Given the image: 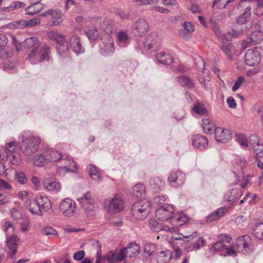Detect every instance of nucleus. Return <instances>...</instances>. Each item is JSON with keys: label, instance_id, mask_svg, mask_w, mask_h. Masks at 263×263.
<instances>
[{"label": "nucleus", "instance_id": "obj_26", "mask_svg": "<svg viewBox=\"0 0 263 263\" xmlns=\"http://www.w3.org/2000/svg\"><path fill=\"white\" fill-rule=\"evenodd\" d=\"M50 13L52 19L50 26H54L61 24L63 21L61 11L58 9H51Z\"/></svg>", "mask_w": 263, "mask_h": 263}, {"label": "nucleus", "instance_id": "obj_61", "mask_svg": "<svg viewBox=\"0 0 263 263\" xmlns=\"http://www.w3.org/2000/svg\"><path fill=\"white\" fill-rule=\"evenodd\" d=\"M244 81V78L242 76H239L237 80L234 83L233 86L232 87V90L233 91H236L239 87L241 85L243 81Z\"/></svg>", "mask_w": 263, "mask_h": 263}, {"label": "nucleus", "instance_id": "obj_34", "mask_svg": "<svg viewBox=\"0 0 263 263\" xmlns=\"http://www.w3.org/2000/svg\"><path fill=\"white\" fill-rule=\"evenodd\" d=\"M87 168L89 170V175L92 180L98 183L102 180L101 173L96 166L91 164Z\"/></svg>", "mask_w": 263, "mask_h": 263}, {"label": "nucleus", "instance_id": "obj_35", "mask_svg": "<svg viewBox=\"0 0 263 263\" xmlns=\"http://www.w3.org/2000/svg\"><path fill=\"white\" fill-rule=\"evenodd\" d=\"M239 196L237 189L233 188L228 191L224 196V199L230 203L235 202Z\"/></svg>", "mask_w": 263, "mask_h": 263}, {"label": "nucleus", "instance_id": "obj_53", "mask_svg": "<svg viewBox=\"0 0 263 263\" xmlns=\"http://www.w3.org/2000/svg\"><path fill=\"white\" fill-rule=\"evenodd\" d=\"M11 155L5 147H0V161H6L8 157Z\"/></svg>", "mask_w": 263, "mask_h": 263}, {"label": "nucleus", "instance_id": "obj_50", "mask_svg": "<svg viewBox=\"0 0 263 263\" xmlns=\"http://www.w3.org/2000/svg\"><path fill=\"white\" fill-rule=\"evenodd\" d=\"M214 32L216 36L217 37L220 43L223 42L228 39V33L226 34H223L222 30L218 28H215L214 29Z\"/></svg>", "mask_w": 263, "mask_h": 263}, {"label": "nucleus", "instance_id": "obj_3", "mask_svg": "<svg viewBox=\"0 0 263 263\" xmlns=\"http://www.w3.org/2000/svg\"><path fill=\"white\" fill-rule=\"evenodd\" d=\"M47 36L50 40L56 42L58 53L62 58H65L68 56L69 48L64 35L58 31L52 30L48 32Z\"/></svg>", "mask_w": 263, "mask_h": 263}, {"label": "nucleus", "instance_id": "obj_16", "mask_svg": "<svg viewBox=\"0 0 263 263\" xmlns=\"http://www.w3.org/2000/svg\"><path fill=\"white\" fill-rule=\"evenodd\" d=\"M69 43L72 50L76 54L84 52L85 48L82 45L80 37L77 34H74L70 37Z\"/></svg>", "mask_w": 263, "mask_h": 263}, {"label": "nucleus", "instance_id": "obj_36", "mask_svg": "<svg viewBox=\"0 0 263 263\" xmlns=\"http://www.w3.org/2000/svg\"><path fill=\"white\" fill-rule=\"evenodd\" d=\"M177 81L183 87L191 88L194 85V81L190 77L186 76H180L177 78Z\"/></svg>", "mask_w": 263, "mask_h": 263}, {"label": "nucleus", "instance_id": "obj_57", "mask_svg": "<svg viewBox=\"0 0 263 263\" xmlns=\"http://www.w3.org/2000/svg\"><path fill=\"white\" fill-rule=\"evenodd\" d=\"M27 27H32L41 23V19L39 17H34L31 20L27 21Z\"/></svg>", "mask_w": 263, "mask_h": 263}, {"label": "nucleus", "instance_id": "obj_4", "mask_svg": "<svg viewBox=\"0 0 263 263\" xmlns=\"http://www.w3.org/2000/svg\"><path fill=\"white\" fill-rule=\"evenodd\" d=\"M151 203L147 199H143L134 203L132 207V214L138 220L144 219L149 212Z\"/></svg>", "mask_w": 263, "mask_h": 263}, {"label": "nucleus", "instance_id": "obj_19", "mask_svg": "<svg viewBox=\"0 0 263 263\" xmlns=\"http://www.w3.org/2000/svg\"><path fill=\"white\" fill-rule=\"evenodd\" d=\"M191 141L193 146L199 149H204L208 144L207 138L200 134L193 135L191 138Z\"/></svg>", "mask_w": 263, "mask_h": 263}, {"label": "nucleus", "instance_id": "obj_24", "mask_svg": "<svg viewBox=\"0 0 263 263\" xmlns=\"http://www.w3.org/2000/svg\"><path fill=\"white\" fill-rule=\"evenodd\" d=\"M34 201L43 211H48L51 208L50 200L46 196L37 195Z\"/></svg>", "mask_w": 263, "mask_h": 263}, {"label": "nucleus", "instance_id": "obj_47", "mask_svg": "<svg viewBox=\"0 0 263 263\" xmlns=\"http://www.w3.org/2000/svg\"><path fill=\"white\" fill-rule=\"evenodd\" d=\"M15 227L12 223L8 220H5L3 224V230L5 231L7 234L12 235L14 232Z\"/></svg>", "mask_w": 263, "mask_h": 263}, {"label": "nucleus", "instance_id": "obj_11", "mask_svg": "<svg viewBox=\"0 0 263 263\" xmlns=\"http://www.w3.org/2000/svg\"><path fill=\"white\" fill-rule=\"evenodd\" d=\"M149 30L148 23L143 19L138 20L132 26L133 34L137 37L145 36Z\"/></svg>", "mask_w": 263, "mask_h": 263}, {"label": "nucleus", "instance_id": "obj_32", "mask_svg": "<svg viewBox=\"0 0 263 263\" xmlns=\"http://www.w3.org/2000/svg\"><path fill=\"white\" fill-rule=\"evenodd\" d=\"M132 194L137 198H144L146 194L144 184L139 183L134 186L132 189Z\"/></svg>", "mask_w": 263, "mask_h": 263}, {"label": "nucleus", "instance_id": "obj_10", "mask_svg": "<svg viewBox=\"0 0 263 263\" xmlns=\"http://www.w3.org/2000/svg\"><path fill=\"white\" fill-rule=\"evenodd\" d=\"M236 246L238 250L243 254H249L253 250L251 238L247 235L238 238L236 242Z\"/></svg>", "mask_w": 263, "mask_h": 263}, {"label": "nucleus", "instance_id": "obj_25", "mask_svg": "<svg viewBox=\"0 0 263 263\" xmlns=\"http://www.w3.org/2000/svg\"><path fill=\"white\" fill-rule=\"evenodd\" d=\"M220 49L224 54L232 60V54L235 53V47L232 43H229L228 39H226L223 42H221Z\"/></svg>", "mask_w": 263, "mask_h": 263}, {"label": "nucleus", "instance_id": "obj_20", "mask_svg": "<svg viewBox=\"0 0 263 263\" xmlns=\"http://www.w3.org/2000/svg\"><path fill=\"white\" fill-rule=\"evenodd\" d=\"M42 183L44 188L48 191L58 192L60 190V183L54 178H45L43 180Z\"/></svg>", "mask_w": 263, "mask_h": 263}, {"label": "nucleus", "instance_id": "obj_39", "mask_svg": "<svg viewBox=\"0 0 263 263\" xmlns=\"http://www.w3.org/2000/svg\"><path fill=\"white\" fill-rule=\"evenodd\" d=\"M118 44L121 47H126L129 43V37L124 31H120L117 34Z\"/></svg>", "mask_w": 263, "mask_h": 263}, {"label": "nucleus", "instance_id": "obj_22", "mask_svg": "<svg viewBox=\"0 0 263 263\" xmlns=\"http://www.w3.org/2000/svg\"><path fill=\"white\" fill-rule=\"evenodd\" d=\"M122 249H125L124 250L125 258L127 255L130 258H133L139 254L140 246L136 242H132L128 244L126 247H123Z\"/></svg>", "mask_w": 263, "mask_h": 263}, {"label": "nucleus", "instance_id": "obj_49", "mask_svg": "<svg viewBox=\"0 0 263 263\" xmlns=\"http://www.w3.org/2000/svg\"><path fill=\"white\" fill-rule=\"evenodd\" d=\"M252 148L254 153L257 157H260L263 156V144L260 143H255Z\"/></svg>", "mask_w": 263, "mask_h": 263}, {"label": "nucleus", "instance_id": "obj_30", "mask_svg": "<svg viewBox=\"0 0 263 263\" xmlns=\"http://www.w3.org/2000/svg\"><path fill=\"white\" fill-rule=\"evenodd\" d=\"M172 252L168 250L157 252L156 257L158 263H167L172 258Z\"/></svg>", "mask_w": 263, "mask_h": 263}, {"label": "nucleus", "instance_id": "obj_43", "mask_svg": "<svg viewBox=\"0 0 263 263\" xmlns=\"http://www.w3.org/2000/svg\"><path fill=\"white\" fill-rule=\"evenodd\" d=\"M203 129L206 134H211L214 130V125L208 119H203L202 121Z\"/></svg>", "mask_w": 263, "mask_h": 263}, {"label": "nucleus", "instance_id": "obj_42", "mask_svg": "<svg viewBox=\"0 0 263 263\" xmlns=\"http://www.w3.org/2000/svg\"><path fill=\"white\" fill-rule=\"evenodd\" d=\"M253 234L258 239H263V223L256 224L253 228Z\"/></svg>", "mask_w": 263, "mask_h": 263}, {"label": "nucleus", "instance_id": "obj_8", "mask_svg": "<svg viewBox=\"0 0 263 263\" xmlns=\"http://www.w3.org/2000/svg\"><path fill=\"white\" fill-rule=\"evenodd\" d=\"M174 207L170 204H165L158 208L155 212L156 217L161 221H169L170 222L174 214Z\"/></svg>", "mask_w": 263, "mask_h": 263}, {"label": "nucleus", "instance_id": "obj_7", "mask_svg": "<svg viewBox=\"0 0 263 263\" xmlns=\"http://www.w3.org/2000/svg\"><path fill=\"white\" fill-rule=\"evenodd\" d=\"M80 205L87 214L92 215L97 210V205L89 192L84 194L81 198L77 199Z\"/></svg>", "mask_w": 263, "mask_h": 263}, {"label": "nucleus", "instance_id": "obj_38", "mask_svg": "<svg viewBox=\"0 0 263 263\" xmlns=\"http://www.w3.org/2000/svg\"><path fill=\"white\" fill-rule=\"evenodd\" d=\"M225 249L226 246L217 241L213 243L212 247L209 248V255H214L216 253L223 252Z\"/></svg>", "mask_w": 263, "mask_h": 263}, {"label": "nucleus", "instance_id": "obj_6", "mask_svg": "<svg viewBox=\"0 0 263 263\" xmlns=\"http://www.w3.org/2000/svg\"><path fill=\"white\" fill-rule=\"evenodd\" d=\"M104 207L105 210L110 214H117L124 209V202L122 197L116 195L112 198L104 200Z\"/></svg>", "mask_w": 263, "mask_h": 263}, {"label": "nucleus", "instance_id": "obj_58", "mask_svg": "<svg viewBox=\"0 0 263 263\" xmlns=\"http://www.w3.org/2000/svg\"><path fill=\"white\" fill-rule=\"evenodd\" d=\"M12 10L24 8L26 6V5L24 2L20 1H14L11 3Z\"/></svg>", "mask_w": 263, "mask_h": 263}, {"label": "nucleus", "instance_id": "obj_59", "mask_svg": "<svg viewBox=\"0 0 263 263\" xmlns=\"http://www.w3.org/2000/svg\"><path fill=\"white\" fill-rule=\"evenodd\" d=\"M205 245V241L203 238L200 237L197 240L193 245L194 249L198 250L202 248Z\"/></svg>", "mask_w": 263, "mask_h": 263}, {"label": "nucleus", "instance_id": "obj_21", "mask_svg": "<svg viewBox=\"0 0 263 263\" xmlns=\"http://www.w3.org/2000/svg\"><path fill=\"white\" fill-rule=\"evenodd\" d=\"M18 238L13 235H10L7 238V247L9 250V253L11 257L17 253Z\"/></svg>", "mask_w": 263, "mask_h": 263}, {"label": "nucleus", "instance_id": "obj_17", "mask_svg": "<svg viewBox=\"0 0 263 263\" xmlns=\"http://www.w3.org/2000/svg\"><path fill=\"white\" fill-rule=\"evenodd\" d=\"M188 221V218L186 215L183 214H174L170 223L172 227H170V229H172V232L178 229V227L183 226Z\"/></svg>", "mask_w": 263, "mask_h": 263}, {"label": "nucleus", "instance_id": "obj_29", "mask_svg": "<svg viewBox=\"0 0 263 263\" xmlns=\"http://www.w3.org/2000/svg\"><path fill=\"white\" fill-rule=\"evenodd\" d=\"M149 225L151 229L156 232H158L160 231L172 232V229H170L169 227L163 226L161 223L158 222L154 219H151L149 220Z\"/></svg>", "mask_w": 263, "mask_h": 263}, {"label": "nucleus", "instance_id": "obj_14", "mask_svg": "<svg viewBox=\"0 0 263 263\" xmlns=\"http://www.w3.org/2000/svg\"><path fill=\"white\" fill-rule=\"evenodd\" d=\"M245 61L250 66L257 65L260 61L259 52L255 49H249L246 52Z\"/></svg>", "mask_w": 263, "mask_h": 263}, {"label": "nucleus", "instance_id": "obj_37", "mask_svg": "<svg viewBox=\"0 0 263 263\" xmlns=\"http://www.w3.org/2000/svg\"><path fill=\"white\" fill-rule=\"evenodd\" d=\"M255 33H252L250 37H248L245 41L242 43V48L244 49L251 45H255L259 43L261 38L256 36Z\"/></svg>", "mask_w": 263, "mask_h": 263}, {"label": "nucleus", "instance_id": "obj_41", "mask_svg": "<svg viewBox=\"0 0 263 263\" xmlns=\"http://www.w3.org/2000/svg\"><path fill=\"white\" fill-rule=\"evenodd\" d=\"M251 8L250 7H247L245 9V12L237 18L236 21L238 24H245L251 15Z\"/></svg>", "mask_w": 263, "mask_h": 263}, {"label": "nucleus", "instance_id": "obj_63", "mask_svg": "<svg viewBox=\"0 0 263 263\" xmlns=\"http://www.w3.org/2000/svg\"><path fill=\"white\" fill-rule=\"evenodd\" d=\"M182 26L184 30L190 33L193 32L195 30L194 25L190 22H184Z\"/></svg>", "mask_w": 263, "mask_h": 263}, {"label": "nucleus", "instance_id": "obj_13", "mask_svg": "<svg viewBox=\"0 0 263 263\" xmlns=\"http://www.w3.org/2000/svg\"><path fill=\"white\" fill-rule=\"evenodd\" d=\"M214 132L215 139L218 142L226 143L232 138V132L228 129L218 127L215 128Z\"/></svg>", "mask_w": 263, "mask_h": 263}, {"label": "nucleus", "instance_id": "obj_40", "mask_svg": "<svg viewBox=\"0 0 263 263\" xmlns=\"http://www.w3.org/2000/svg\"><path fill=\"white\" fill-rule=\"evenodd\" d=\"M40 234L43 236H54L59 237L58 231L50 226L44 227L40 230Z\"/></svg>", "mask_w": 263, "mask_h": 263}, {"label": "nucleus", "instance_id": "obj_31", "mask_svg": "<svg viewBox=\"0 0 263 263\" xmlns=\"http://www.w3.org/2000/svg\"><path fill=\"white\" fill-rule=\"evenodd\" d=\"M26 204L28 205L29 211L33 215L42 216L43 210L37 204L34 200H30L27 199L26 201Z\"/></svg>", "mask_w": 263, "mask_h": 263}, {"label": "nucleus", "instance_id": "obj_44", "mask_svg": "<svg viewBox=\"0 0 263 263\" xmlns=\"http://www.w3.org/2000/svg\"><path fill=\"white\" fill-rule=\"evenodd\" d=\"M23 44L25 48H31L37 45L38 40L36 37L32 36L27 38Z\"/></svg>", "mask_w": 263, "mask_h": 263}, {"label": "nucleus", "instance_id": "obj_27", "mask_svg": "<svg viewBox=\"0 0 263 263\" xmlns=\"http://www.w3.org/2000/svg\"><path fill=\"white\" fill-rule=\"evenodd\" d=\"M149 184L154 192H158L164 187L165 182L159 177H155L150 179Z\"/></svg>", "mask_w": 263, "mask_h": 263}, {"label": "nucleus", "instance_id": "obj_9", "mask_svg": "<svg viewBox=\"0 0 263 263\" xmlns=\"http://www.w3.org/2000/svg\"><path fill=\"white\" fill-rule=\"evenodd\" d=\"M59 209L64 216L70 217L75 214L77 205L74 201L69 198H65L60 203Z\"/></svg>", "mask_w": 263, "mask_h": 263}, {"label": "nucleus", "instance_id": "obj_56", "mask_svg": "<svg viewBox=\"0 0 263 263\" xmlns=\"http://www.w3.org/2000/svg\"><path fill=\"white\" fill-rule=\"evenodd\" d=\"M154 250V246L152 243H147L144 247V253L149 256L153 253Z\"/></svg>", "mask_w": 263, "mask_h": 263}, {"label": "nucleus", "instance_id": "obj_51", "mask_svg": "<svg viewBox=\"0 0 263 263\" xmlns=\"http://www.w3.org/2000/svg\"><path fill=\"white\" fill-rule=\"evenodd\" d=\"M85 34L90 40H95L99 36V32L96 29L89 30L85 32Z\"/></svg>", "mask_w": 263, "mask_h": 263}, {"label": "nucleus", "instance_id": "obj_60", "mask_svg": "<svg viewBox=\"0 0 263 263\" xmlns=\"http://www.w3.org/2000/svg\"><path fill=\"white\" fill-rule=\"evenodd\" d=\"M10 213L11 217L15 220H17L22 217V214L21 212L15 208L11 209Z\"/></svg>", "mask_w": 263, "mask_h": 263}, {"label": "nucleus", "instance_id": "obj_5", "mask_svg": "<svg viewBox=\"0 0 263 263\" xmlns=\"http://www.w3.org/2000/svg\"><path fill=\"white\" fill-rule=\"evenodd\" d=\"M50 47L44 45L40 48H33L28 55V59L33 64L48 61L50 60Z\"/></svg>", "mask_w": 263, "mask_h": 263}, {"label": "nucleus", "instance_id": "obj_2", "mask_svg": "<svg viewBox=\"0 0 263 263\" xmlns=\"http://www.w3.org/2000/svg\"><path fill=\"white\" fill-rule=\"evenodd\" d=\"M21 138L20 149L25 155L31 156L37 151L41 141L40 137L31 135H22Z\"/></svg>", "mask_w": 263, "mask_h": 263}, {"label": "nucleus", "instance_id": "obj_48", "mask_svg": "<svg viewBox=\"0 0 263 263\" xmlns=\"http://www.w3.org/2000/svg\"><path fill=\"white\" fill-rule=\"evenodd\" d=\"M193 110L195 113H197L200 115H204L207 112L206 109L204 107L203 105L199 103H196L194 104V106L193 107Z\"/></svg>", "mask_w": 263, "mask_h": 263}, {"label": "nucleus", "instance_id": "obj_52", "mask_svg": "<svg viewBox=\"0 0 263 263\" xmlns=\"http://www.w3.org/2000/svg\"><path fill=\"white\" fill-rule=\"evenodd\" d=\"M235 139L236 141L243 147H247L248 146V143L246 138L242 135H236Z\"/></svg>", "mask_w": 263, "mask_h": 263}, {"label": "nucleus", "instance_id": "obj_18", "mask_svg": "<svg viewBox=\"0 0 263 263\" xmlns=\"http://www.w3.org/2000/svg\"><path fill=\"white\" fill-rule=\"evenodd\" d=\"M125 250L121 249L120 251L115 250L110 251L106 255L105 259L109 263H116L117 262L122 261L125 259Z\"/></svg>", "mask_w": 263, "mask_h": 263}, {"label": "nucleus", "instance_id": "obj_62", "mask_svg": "<svg viewBox=\"0 0 263 263\" xmlns=\"http://www.w3.org/2000/svg\"><path fill=\"white\" fill-rule=\"evenodd\" d=\"M116 13L117 14L119 15L120 17V18L122 20L130 19L129 13L127 11L122 10H118Z\"/></svg>", "mask_w": 263, "mask_h": 263}, {"label": "nucleus", "instance_id": "obj_54", "mask_svg": "<svg viewBox=\"0 0 263 263\" xmlns=\"http://www.w3.org/2000/svg\"><path fill=\"white\" fill-rule=\"evenodd\" d=\"M11 155L12 156L10 159V161L11 164L15 165H18L21 163L22 160L20 156L18 154H14L13 153Z\"/></svg>", "mask_w": 263, "mask_h": 263}, {"label": "nucleus", "instance_id": "obj_46", "mask_svg": "<svg viewBox=\"0 0 263 263\" xmlns=\"http://www.w3.org/2000/svg\"><path fill=\"white\" fill-rule=\"evenodd\" d=\"M15 179L21 184H26L28 182L26 174L25 173L21 171L15 172Z\"/></svg>", "mask_w": 263, "mask_h": 263}, {"label": "nucleus", "instance_id": "obj_12", "mask_svg": "<svg viewBox=\"0 0 263 263\" xmlns=\"http://www.w3.org/2000/svg\"><path fill=\"white\" fill-rule=\"evenodd\" d=\"M100 49L105 55H109L114 51V43L113 39L108 34L101 37L100 43Z\"/></svg>", "mask_w": 263, "mask_h": 263}, {"label": "nucleus", "instance_id": "obj_23", "mask_svg": "<svg viewBox=\"0 0 263 263\" xmlns=\"http://www.w3.org/2000/svg\"><path fill=\"white\" fill-rule=\"evenodd\" d=\"M41 0H31L32 5L27 7L25 11L26 14L29 15H34L44 8V5L40 3Z\"/></svg>", "mask_w": 263, "mask_h": 263}, {"label": "nucleus", "instance_id": "obj_33", "mask_svg": "<svg viewBox=\"0 0 263 263\" xmlns=\"http://www.w3.org/2000/svg\"><path fill=\"white\" fill-rule=\"evenodd\" d=\"M157 61L163 65H170L173 62V58L170 54L161 52L156 55Z\"/></svg>", "mask_w": 263, "mask_h": 263}, {"label": "nucleus", "instance_id": "obj_15", "mask_svg": "<svg viewBox=\"0 0 263 263\" xmlns=\"http://www.w3.org/2000/svg\"><path fill=\"white\" fill-rule=\"evenodd\" d=\"M185 180V175L181 171H176L170 174L168 177V181L170 185L173 187H177L182 185Z\"/></svg>", "mask_w": 263, "mask_h": 263}, {"label": "nucleus", "instance_id": "obj_45", "mask_svg": "<svg viewBox=\"0 0 263 263\" xmlns=\"http://www.w3.org/2000/svg\"><path fill=\"white\" fill-rule=\"evenodd\" d=\"M224 214V210L222 209H219L215 212L211 213L210 215H209L207 217L206 221L208 222H212L214 220H216L221 216H222Z\"/></svg>", "mask_w": 263, "mask_h": 263}, {"label": "nucleus", "instance_id": "obj_55", "mask_svg": "<svg viewBox=\"0 0 263 263\" xmlns=\"http://www.w3.org/2000/svg\"><path fill=\"white\" fill-rule=\"evenodd\" d=\"M229 4V0H214L213 6H217L219 8L226 7Z\"/></svg>", "mask_w": 263, "mask_h": 263}, {"label": "nucleus", "instance_id": "obj_1", "mask_svg": "<svg viewBox=\"0 0 263 263\" xmlns=\"http://www.w3.org/2000/svg\"><path fill=\"white\" fill-rule=\"evenodd\" d=\"M47 157L49 159V162H55L60 160L65 161L64 166L58 168V172L60 174L63 175L65 173L74 172L77 170L76 163L70 157L63 155L57 150L48 149L47 152Z\"/></svg>", "mask_w": 263, "mask_h": 263}, {"label": "nucleus", "instance_id": "obj_64", "mask_svg": "<svg viewBox=\"0 0 263 263\" xmlns=\"http://www.w3.org/2000/svg\"><path fill=\"white\" fill-rule=\"evenodd\" d=\"M231 238L227 234H221L218 237V241L224 244V242L229 243L230 242Z\"/></svg>", "mask_w": 263, "mask_h": 263}, {"label": "nucleus", "instance_id": "obj_28", "mask_svg": "<svg viewBox=\"0 0 263 263\" xmlns=\"http://www.w3.org/2000/svg\"><path fill=\"white\" fill-rule=\"evenodd\" d=\"M29 162L36 166H43L49 163V159L43 154H39L29 158Z\"/></svg>", "mask_w": 263, "mask_h": 263}]
</instances>
